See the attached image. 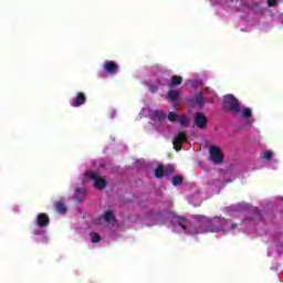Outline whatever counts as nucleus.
<instances>
[{
  "label": "nucleus",
  "instance_id": "f257e3e1",
  "mask_svg": "<svg viewBox=\"0 0 283 283\" xmlns=\"http://www.w3.org/2000/svg\"><path fill=\"white\" fill-rule=\"evenodd\" d=\"M170 229L174 233H187L188 235H200L202 233L229 235L231 231L238 229V223L224 217L198 216L192 221L184 217H174L170 221Z\"/></svg>",
  "mask_w": 283,
  "mask_h": 283
},
{
  "label": "nucleus",
  "instance_id": "f03ea898",
  "mask_svg": "<svg viewBox=\"0 0 283 283\" xmlns=\"http://www.w3.org/2000/svg\"><path fill=\"white\" fill-rule=\"evenodd\" d=\"M140 116H149L154 127L159 134H166L169 132V124H167V113L164 111L151 109L149 107H143Z\"/></svg>",
  "mask_w": 283,
  "mask_h": 283
},
{
  "label": "nucleus",
  "instance_id": "7ed1b4c3",
  "mask_svg": "<svg viewBox=\"0 0 283 283\" xmlns=\"http://www.w3.org/2000/svg\"><path fill=\"white\" fill-rule=\"evenodd\" d=\"M233 114L234 116H237L242 127H244L245 129H249V127H253L255 118H253V111H251V108L240 105Z\"/></svg>",
  "mask_w": 283,
  "mask_h": 283
},
{
  "label": "nucleus",
  "instance_id": "20e7f679",
  "mask_svg": "<svg viewBox=\"0 0 283 283\" xmlns=\"http://www.w3.org/2000/svg\"><path fill=\"white\" fill-rule=\"evenodd\" d=\"M36 228L34 229V235H40L39 242H48V235L45 234V228L50 224V217L45 213H39L35 218Z\"/></svg>",
  "mask_w": 283,
  "mask_h": 283
},
{
  "label": "nucleus",
  "instance_id": "39448f33",
  "mask_svg": "<svg viewBox=\"0 0 283 283\" xmlns=\"http://www.w3.org/2000/svg\"><path fill=\"white\" fill-rule=\"evenodd\" d=\"M260 160L263 165H268L271 169H277L280 160L277 159V153L271 148H265L260 154Z\"/></svg>",
  "mask_w": 283,
  "mask_h": 283
},
{
  "label": "nucleus",
  "instance_id": "423d86ee",
  "mask_svg": "<svg viewBox=\"0 0 283 283\" xmlns=\"http://www.w3.org/2000/svg\"><path fill=\"white\" fill-rule=\"evenodd\" d=\"M87 180H92L93 187H95L96 189L101 190L107 187V180L101 177V175H98V172L96 171H92V170L85 171L83 177V182H86Z\"/></svg>",
  "mask_w": 283,
  "mask_h": 283
},
{
  "label": "nucleus",
  "instance_id": "0eeeda50",
  "mask_svg": "<svg viewBox=\"0 0 283 283\" xmlns=\"http://www.w3.org/2000/svg\"><path fill=\"white\" fill-rule=\"evenodd\" d=\"M213 98H216V93L211 88H205L192 98V103L198 107H202L206 101L208 103H213Z\"/></svg>",
  "mask_w": 283,
  "mask_h": 283
},
{
  "label": "nucleus",
  "instance_id": "6e6552de",
  "mask_svg": "<svg viewBox=\"0 0 283 283\" xmlns=\"http://www.w3.org/2000/svg\"><path fill=\"white\" fill-rule=\"evenodd\" d=\"M98 222H103L104 227L107 229H118V221H116V218L114 217V212L112 211H106L103 217L99 218Z\"/></svg>",
  "mask_w": 283,
  "mask_h": 283
},
{
  "label": "nucleus",
  "instance_id": "1a4fd4ad",
  "mask_svg": "<svg viewBox=\"0 0 283 283\" xmlns=\"http://www.w3.org/2000/svg\"><path fill=\"white\" fill-rule=\"evenodd\" d=\"M239 106L240 102L238 98H235V96L229 94L223 97V107L224 109H228V112H232V114H234L238 112Z\"/></svg>",
  "mask_w": 283,
  "mask_h": 283
},
{
  "label": "nucleus",
  "instance_id": "9d476101",
  "mask_svg": "<svg viewBox=\"0 0 283 283\" xmlns=\"http://www.w3.org/2000/svg\"><path fill=\"white\" fill-rule=\"evenodd\" d=\"M103 70L109 76H115V74H118V70H120V66H118V63H116L115 61L107 60L103 64Z\"/></svg>",
  "mask_w": 283,
  "mask_h": 283
},
{
  "label": "nucleus",
  "instance_id": "9b49d317",
  "mask_svg": "<svg viewBox=\"0 0 283 283\" xmlns=\"http://www.w3.org/2000/svg\"><path fill=\"white\" fill-rule=\"evenodd\" d=\"M209 151L210 159L212 160V163H214V165H220V163L224 160V155H222V150H220V148H218L217 146H211Z\"/></svg>",
  "mask_w": 283,
  "mask_h": 283
},
{
  "label": "nucleus",
  "instance_id": "f8f14e48",
  "mask_svg": "<svg viewBox=\"0 0 283 283\" xmlns=\"http://www.w3.org/2000/svg\"><path fill=\"white\" fill-rule=\"evenodd\" d=\"M168 120L170 123H176V120H178L182 127L189 125V118L185 115L179 116L176 112L168 113Z\"/></svg>",
  "mask_w": 283,
  "mask_h": 283
},
{
  "label": "nucleus",
  "instance_id": "ddd939ff",
  "mask_svg": "<svg viewBox=\"0 0 283 283\" xmlns=\"http://www.w3.org/2000/svg\"><path fill=\"white\" fill-rule=\"evenodd\" d=\"M184 143H187V136L184 133H179L174 137L172 145L176 151H180Z\"/></svg>",
  "mask_w": 283,
  "mask_h": 283
},
{
  "label": "nucleus",
  "instance_id": "4468645a",
  "mask_svg": "<svg viewBox=\"0 0 283 283\" xmlns=\"http://www.w3.org/2000/svg\"><path fill=\"white\" fill-rule=\"evenodd\" d=\"M195 125L199 129H205L207 127V117L202 113H197L195 115Z\"/></svg>",
  "mask_w": 283,
  "mask_h": 283
},
{
  "label": "nucleus",
  "instance_id": "2eb2a0df",
  "mask_svg": "<svg viewBox=\"0 0 283 283\" xmlns=\"http://www.w3.org/2000/svg\"><path fill=\"white\" fill-rule=\"evenodd\" d=\"M85 94L84 93H77V95L71 99V106L72 107H81V105H85Z\"/></svg>",
  "mask_w": 283,
  "mask_h": 283
},
{
  "label": "nucleus",
  "instance_id": "dca6fc26",
  "mask_svg": "<svg viewBox=\"0 0 283 283\" xmlns=\"http://www.w3.org/2000/svg\"><path fill=\"white\" fill-rule=\"evenodd\" d=\"M169 82L165 78H161L160 81L156 82V84H154L153 82H147V87L149 90V92H151L153 94L158 92V85H167Z\"/></svg>",
  "mask_w": 283,
  "mask_h": 283
},
{
  "label": "nucleus",
  "instance_id": "f3484780",
  "mask_svg": "<svg viewBox=\"0 0 283 283\" xmlns=\"http://www.w3.org/2000/svg\"><path fill=\"white\" fill-rule=\"evenodd\" d=\"M85 196H87V190H85L84 188L75 189L74 199L77 202H83V200H85Z\"/></svg>",
  "mask_w": 283,
  "mask_h": 283
},
{
  "label": "nucleus",
  "instance_id": "a211bd4d",
  "mask_svg": "<svg viewBox=\"0 0 283 283\" xmlns=\"http://www.w3.org/2000/svg\"><path fill=\"white\" fill-rule=\"evenodd\" d=\"M253 211H254V218L252 220L247 219L245 221H243V224H249V222L253 224L255 220H262V212H260L258 208H254Z\"/></svg>",
  "mask_w": 283,
  "mask_h": 283
},
{
  "label": "nucleus",
  "instance_id": "6ab92c4d",
  "mask_svg": "<svg viewBox=\"0 0 283 283\" xmlns=\"http://www.w3.org/2000/svg\"><path fill=\"white\" fill-rule=\"evenodd\" d=\"M54 208L57 211V213H65V211H67L65 203H63V201H61V200L55 201Z\"/></svg>",
  "mask_w": 283,
  "mask_h": 283
},
{
  "label": "nucleus",
  "instance_id": "aec40b11",
  "mask_svg": "<svg viewBox=\"0 0 283 283\" xmlns=\"http://www.w3.org/2000/svg\"><path fill=\"white\" fill-rule=\"evenodd\" d=\"M189 202L191 205H195V207H198L202 202V198H200V192H197L195 196L189 197Z\"/></svg>",
  "mask_w": 283,
  "mask_h": 283
},
{
  "label": "nucleus",
  "instance_id": "412c9836",
  "mask_svg": "<svg viewBox=\"0 0 283 283\" xmlns=\"http://www.w3.org/2000/svg\"><path fill=\"white\" fill-rule=\"evenodd\" d=\"M178 96H180L179 90H170L168 92V101H177Z\"/></svg>",
  "mask_w": 283,
  "mask_h": 283
},
{
  "label": "nucleus",
  "instance_id": "4be33fe9",
  "mask_svg": "<svg viewBox=\"0 0 283 283\" xmlns=\"http://www.w3.org/2000/svg\"><path fill=\"white\" fill-rule=\"evenodd\" d=\"M181 83H182V77L175 75L171 77V82L168 85H169V87H174L176 85H181Z\"/></svg>",
  "mask_w": 283,
  "mask_h": 283
},
{
  "label": "nucleus",
  "instance_id": "5701e85b",
  "mask_svg": "<svg viewBox=\"0 0 283 283\" xmlns=\"http://www.w3.org/2000/svg\"><path fill=\"white\" fill-rule=\"evenodd\" d=\"M156 178H163L165 176V168L163 166H158L155 170Z\"/></svg>",
  "mask_w": 283,
  "mask_h": 283
},
{
  "label": "nucleus",
  "instance_id": "b1692460",
  "mask_svg": "<svg viewBox=\"0 0 283 283\" xmlns=\"http://www.w3.org/2000/svg\"><path fill=\"white\" fill-rule=\"evenodd\" d=\"M91 238V242H93L94 244H96V242H101V235L96 232H92L90 234Z\"/></svg>",
  "mask_w": 283,
  "mask_h": 283
},
{
  "label": "nucleus",
  "instance_id": "393cba45",
  "mask_svg": "<svg viewBox=\"0 0 283 283\" xmlns=\"http://www.w3.org/2000/svg\"><path fill=\"white\" fill-rule=\"evenodd\" d=\"M172 185H174V187H178V185H182V177H180V176H175V177L172 178Z\"/></svg>",
  "mask_w": 283,
  "mask_h": 283
},
{
  "label": "nucleus",
  "instance_id": "a878e982",
  "mask_svg": "<svg viewBox=\"0 0 283 283\" xmlns=\"http://www.w3.org/2000/svg\"><path fill=\"white\" fill-rule=\"evenodd\" d=\"M277 3V0H268V6L270 8H273V6H275Z\"/></svg>",
  "mask_w": 283,
  "mask_h": 283
},
{
  "label": "nucleus",
  "instance_id": "bb28decb",
  "mask_svg": "<svg viewBox=\"0 0 283 283\" xmlns=\"http://www.w3.org/2000/svg\"><path fill=\"white\" fill-rule=\"evenodd\" d=\"M167 169H168L169 171L166 172V174H171V171H174V166L169 165V166H167Z\"/></svg>",
  "mask_w": 283,
  "mask_h": 283
},
{
  "label": "nucleus",
  "instance_id": "cd10ccee",
  "mask_svg": "<svg viewBox=\"0 0 283 283\" xmlns=\"http://www.w3.org/2000/svg\"><path fill=\"white\" fill-rule=\"evenodd\" d=\"M114 116H116V111H113L111 114V118H114Z\"/></svg>",
  "mask_w": 283,
  "mask_h": 283
},
{
  "label": "nucleus",
  "instance_id": "c85d7f7f",
  "mask_svg": "<svg viewBox=\"0 0 283 283\" xmlns=\"http://www.w3.org/2000/svg\"><path fill=\"white\" fill-rule=\"evenodd\" d=\"M191 85H192V87H196V83L195 82H191Z\"/></svg>",
  "mask_w": 283,
  "mask_h": 283
},
{
  "label": "nucleus",
  "instance_id": "c756f323",
  "mask_svg": "<svg viewBox=\"0 0 283 283\" xmlns=\"http://www.w3.org/2000/svg\"><path fill=\"white\" fill-rule=\"evenodd\" d=\"M198 85H202V82H201V81H199V82H198Z\"/></svg>",
  "mask_w": 283,
  "mask_h": 283
}]
</instances>
